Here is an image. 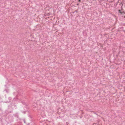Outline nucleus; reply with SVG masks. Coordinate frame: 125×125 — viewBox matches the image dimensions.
I'll list each match as a JSON object with an SVG mask.
<instances>
[{"mask_svg": "<svg viewBox=\"0 0 125 125\" xmlns=\"http://www.w3.org/2000/svg\"><path fill=\"white\" fill-rule=\"evenodd\" d=\"M118 12L121 14H122L123 13V12L121 11L120 10H118Z\"/></svg>", "mask_w": 125, "mask_h": 125, "instance_id": "nucleus-1", "label": "nucleus"}, {"mask_svg": "<svg viewBox=\"0 0 125 125\" xmlns=\"http://www.w3.org/2000/svg\"><path fill=\"white\" fill-rule=\"evenodd\" d=\"M9 101H7V102H9L10 101L11 99V97H9Z\"/></svg>", "mask_w": 125, "mask_h": 125, "instance_id": "nucleus-2", "label": "nucleus"}, {"mask_svg": "<svg viewBox=\"0 0 125 125\" xmlns=\"http://www.w3.org/2000/svg\"><path fill=\"white\" fill-rule=\"evenodd\" d=\"M5 91H6V92L7 93H8V90H7V89H6L5 90Z\"/></svg>", "mask_w": 125, "mask_h": 125, "instance_id": "nucleus-3", "label": "nucleus"}, {"mask_svg": "<svg viewBox=\"0 0 125 125\" xmlns=\"http://www.w3.org/2000/svg\"><path fill=\"white\" fill-rule=\"evenodd\" d=\"M78 0V1L79 2H80L81 1V0Z\"/></svg>", "mask_w": 125, "mask_h": 125, "instance_id": "nucleus-4", "label": "nucleus"}, {"mask_svg": "<svg viewBox=\"0 0 125 125\" xmlns=\"http://www.w3.org/2000/svg\"><path fill=\"white\" fill-rule=\"evenodd\" d=\"M121 28L122 29H123V27H122Z\"/></svg>", "mask_w": 125, "mask_h": 125, "instance_id": "nucleus-5", "label": "nucleus"}, {"mask_svg": "<svg viewBox=\"0 0 125 125\" xmlns=\"http://www.w3.org/2000/svg\"><path fill=\"white\" fill-rule=\"evenodd\" d=\"M94 113L95 114H96V115H97V114H96V113L94 112Z\"/></svg>", "mask_w": 125, "mask_h": 125, "instance_id": "nucleus-6", "label": "nucleus"}, {"mask_svg": "<svg viewBox=\"0 0 125 125\" xmlns=\"http://www.w3.org/2000/svg\"><path fill=\"white\" fill-rule=\"evenodd\" d=\"M77 5H79V4H78V3L77 4Z\"/></svg>", "mask_w": 125, "mask_h": 125, "instance_id": "nucleus-7", "label": "nucleus"}, {"mask_svg": "<svg viewBox=\"0 0 125 125\" xmlns=\"http://www.w3.org/2000/svg\"><path fill=\"white\" fill-rule=\"evenodd\" d=\"M123 31L124 32H125V30H123Z\"/></svg>", "mask_w": 125, "mask_h": 125, "instance_id": "nucleus-8", "label": "nucleus"}, {"mask_svg": "<svg viewBox=\"0 0 125 125\" xmlns=\"http://www.w3.org/2000/svg\"><path fill=\"white\" fill-rule=\"evenodd\" d=\"M124 17L125 18V15L124 16Z\"/></svg>", "mask_w": 125, "mask_h": 125, "instance_id": "nucleus-9", "label": "nucleus"}, {"mask_svg": "<svg viewBox=\"0 0 125 125\" xmlns=\"http://www.w3.org/2000/svg\"><path fill=\"white\" fill-rule=\"evenodd\" d=\"M24 123H25V120H24Z\"/></svg>", "mask_w": 125, "mask_h": 125, "instance_id": "nucleus-10", "label": "nucleus"}, {"mask_svg": "<svg viewBox=\"0 0 125 125\" xmlns=\"http://www.w3.org/2000/svg\"><path fill=\"white\" fill-rule=\"evenodd\" d=\"M77 11L76 10H75V11Z\"/></svg>", "mask_w": 125, "mask_h": 125, "instance_id": "nucleus-11", "label": "nucleus"}]
</instances>
